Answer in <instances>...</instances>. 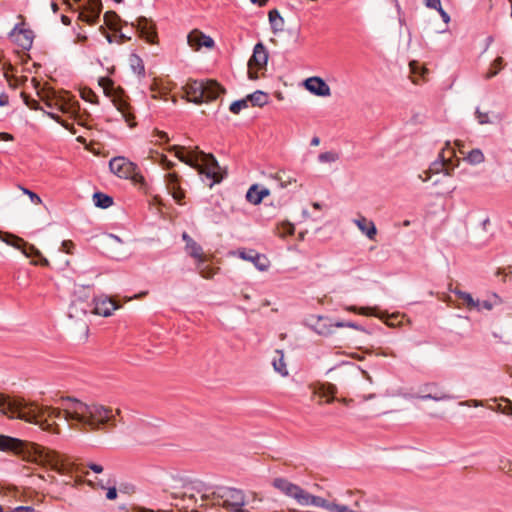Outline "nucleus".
<instances>
[{
	"label": "nucleus",
	"instance_id": "nucleus-57",
	"mask_svg": "<svg viewBox=\"0 0 512 512\" xmlns=\"http://www.w3.org/2000/svg\"><path fill=\"white\" fill-rule=\"evenodd\" d=\"M48 116H50L52 119H54L58 123H61V125H63L64 127L68 128V125L65 122L60 121V117L58 114L49 112Z\"/></svg>",
	"mask_w": 512,
	"mask_h": 512
},
{
	"label": "nucleus",
	"instance_id": "nucleus-27",
	"mask_svg": "<svg viewBox=\"0 0 512 512\" xmlns=\"http://www.w3.org/2000/svg\"><path fill=\"white\" fill-rule=\"evenodd\" d=\"M276 356L273 358L272 364L274 370L282 376L288 375L286 363L284 362V354L282 350L275 351Z\"/></svg>",
	"mask_w": 512,
	"mask_h": 512
},
{
	"label": "nucleus",
	"instance_id": "nucleus-11",
	"mask_svg": "<svg viewBox=\"0 0 512 512\" xmlns=\"http://www.w3.org/2000/svg\"><path fill=\"white\" fill-rule=\"evenodd\" d=\"M422 395L415 396L422 400L444 401L452 400L454 397L441 390L436 383H426L421 387Z\"/></svg>",
	"mask_w": 512,
	"mask_h": 512
},
{
	"label": "nucleus",
	"instance_id": "nucleus-21",
	"mask_svg": "<svg viewBox=\"0 0 512 512\" xmlns=\"http://www.w3.org/2000/svg\"><path fill=\"white\" fill-rule=\"evenodd\" d=\"M353 222L358 227V229L365 234L370 240H374L377 234V229L373 221L368 220L364 216H360L357 219H354Z\"/></svg>",
	"mask_w": 512,
	"mask_h": 512
},
{
	"label": "nucleus",
	"instance_id": "nucleus-4",
	"mask_svg": "<svg viewBox=\"0 0 512 512\" xmlns=\"http://www.w3.org/2000/svg\"><path fill=\"white\" fill-rule=\"evenodd\" d=\"M184 91L188 101L201 104L215 100L224 89L214 80H189Z\"/></svg>",
	"mask_w": 512,
	"mask_h": 512
},
{
	"label": "nucleus",
	"instance_id": "nucleus-26",
	"mask_svg": "<svg viewBox=\"0 0 512 512\" xmlns=\"http://www.w3.org/2000/svg\"><path fill=\"white\" fill-rule=\"evenodd\" d=\"M269 22L271 25V29L274 33L281 32L284 29V20L281 17L278 10L273 9L268 13Z\"/></svg>",
	"mask_w": 512,
	"mask_h": 512
},
{
	"label": "nucleus",
	"instance_id": "nucleus-6",
	"mask_svg": "<svg viewBox=\"0 0 512 512\" xmlns=\"http://www.w3.org/2000/svg\"><path fill=\"white\" fill-rule=\"evenodd\" d=\"M0 239L8 245L20 249L27 257L39 258V262H33V264L49 266V261L42 255V253L34 245L25 242L22 238L11 234H3L0 231Z\"/></svg>",
	"mask_w": 512,
	"mask_h": 512
},
{
	"label": "nucleus",
	"instance_id": "nucleus-42",
	"mask_svg": "<svg viewBox=\"0 0 512 512\" xmlns=\"http://www.w3.org/2000/svg\"><path fill=\"white\" fill-rule=\"evenodd\" d=\"M23 99L25 104L30 108L37 110L39 109V103L37 100L31 98L30 96L26 95L25 93H22Z\"/></svg>",
	"mask_w": 512,
	"mask_h": 512
},
{
	"label": "nucleus",
	"instance_id": "nucleus-38",
	"mask_svg": "<svg viewBox=\"0 0 512 512\" xmlns=\"http://www.w3.org/2000/svg\"><path fill=\"white\" fill-rule=\"evenodd\" d=\"M339 159V155L336 152L333 151H327L319 154L318 160L321 163H330L335 162Z\"/></svg>",
	"mask_w": 512,
	"mask_h": 512
},
{
	"label": "nucleus",
	"instance_id": "nucleus-51",
	"mask_svg": "<svg viewBox=\"0 0 512 512\" xmlns=\"http://www.w3.org/2000/svg\"><path fill=\"white\" fill-rule=\"evenodd\" d=\"M115 37H116V39H117V40H116V43H118V44H123L124 42H126V41H128V40H130V39H131V37H130V36H127V35H125L124 33H120V34H118V35H115Z\"/></svg>",
	"mask_w": 512,
	"mask_h": 512
},
{
	"label": "nucleus",
	"instance_id": "nucleus-17",
	"mask_svg": "<svg viewBox=\"0 0 512 512\" xmlns=\"http://www.w3.org/2000/svg\"><path fill=\"white\" fill-rule=\"evenodd\" d=\"M238 255L241 259L252 262L260 271H266L269 267V261L266 256L258 253L255 250H240Z\"/></svg>",
	"mask_w": 512,
	"mask_h": 512
},
{
	"label": "nucleus",
	"instance_id": "nucleus-9",
	"mask_svg": "<svg viewBox=\"0 0 512 512\" xmlns=\"http://www.w3.org/2000/svg\"><path fill=\"white\" fill-rule=\"evenodd\" d=\"M101 10V0H87L85 4L79 8L78 19L89 25H94L99 20Z\"/></svg>",
	"mask_w": 512,
	"mask_h": 512
},
{
	"label": "nucleus",
	"instance_id": "nucleus-24",
	"mask_svg": "<svg viewBox=\"0 0 512 512\" xmlns=\"http://www.w3.org/2000/svg\"><path fill=\"white\" fill-rule=\"evenodd\" d=\"M500 303H501L500 297L497 294H493L489 299L476 300L473 310H476L478 312H480L482 310L490 311L496 305H499Z\"/></svg>",
	"mask_w": 512,
	"mask_h": 512
},
{
	"label": "nucleus",
	"instance_id": "nucleus-31",
	"mask_svg": "<svg viewBox=\"0 0 512 512\" xmlns=\"http://www.w3.org/2000/svg\"><path fill=\"white\" fill-rule=\"evenodd\" d=\"M93 201L96 207L106 209L112 206L113 198L102 192H96L93 194Z\"/></svg>",
	"mask_w": 512,
	"mask_h": 512
},
{
	"label": "nucleus",
	"instance_id": "nucleus-1",
	"mask_svg": "<svg viewBox=\"0 0 512 512\" xmlns=\"http://www.w3.org/2000/svg\"><path fill=\"white\" fill-rule=\"evenodd\" d=\"M62 408L39 406L21 398H11L0 393V413L38 425L42 430L57 433V424L50 419L64 418L72 428L81 430H110L116 427L112 408L98 403H84L76 398L61 400Z\"/></svg>",
	"mask_w": 512,
	"mask_h": 512
},
{
	"label": "nucleus",
	"instance_id": "nucleus-23",
	"mask_svg": "<svg viewBox=\"0 0 512 512\" xmlns=\"http://www.w3.org/2000/svg\"><path fill=\"white\" fill-rule=\"evenodd\" d=\"M269 190L267 188H262L259 190L258 185H252L247 193H246V199L251 204L257 205L261 203L263 198L269 195Z\"/></svg>",
	"mask_w": 512,
	"mask_h": 512
},
{
	"label": "nucleus",
	"instance_id": "nucleus-20",
	"mask_svg": "<svg viewBox=\"0 0 512 512\" xmlns=\"http://www.w3.org/2000/svg\"><path fill=\"white\" fill-rule=\"evenodd\" d=\"M92 305L84 299L73 300L68 308V316L73 319H81L91 312Z\"/></svg>",
	"mask_w": 512,
	"mask_h": 512
},
{
	"label": "nucleus",
	"instance_id": "nucleus-16",
	"mask_svg": "<svg viewBox=\"0 0 512 512\" xmlns=\"http://www.w3.org/2000/svg\"><path fill=\"white\" fill-rule=\"evenodd\" d=\"M188 44L194 49L199 50L202 47L206 48H213L215 45L214 40L204 33L200 32L199 30L195 29L191 31L187 36Z\"/></svg>",
	"mask_w": 512,
	"mask_h": 512
},
{
	"label": "nucleus",
	"instance_id": "nucleus-50",
	"mask_svg": "<svg viewBox=\"0 0 512 512\" xmlns=\"http://www.w3.org/2000/svg\"><path fill=\"white\" fill-rule=\"evenodd\" d=\"M23 511H25V512H33L34 509L31 506H18V507L14 508V509H12L10 511H7V512H23Z\"/></svg>",
	"mask_w": 512,
	"mask_h": 512
},
{
	"label": "nucleus",
	"instance_id": "nucleus-12",
	"mask_svg": "<svg viewBox=\"0 0 512 512\" xmlns=\"http://www.w3.org/2000/svg\"><path fill=\"white\" fill-rule=\"evenodd\" d=\"M132 27L136 28L140 36L149 43H155L157 33L155 25L145 17H138L135 22H132Z\"/></svg>",
	"mask_w": 512,
	"mask_h": 512
},
{
	"label": "nucleus",
	"instance_id": "nucleus-35",
	"mask_svg": "<svg viewBox=\"0 0 512 512\" xmlns=\"http://www.w3.org/2000/svg\"><path fill=\"white\" fill-rule=\"evenodd\" d=\"M196 268H197L198 273L203 278H206V279L212 278L215 274V270L205 264L204 258H203V264H199V262H197Z\"/></svg>",
	"mask_w": 512,
	"mask_h": 512
},
{
	"label": "nucleus",
	"instance_id": "nucleus-47",
	"mask_svg": "<svg viewBox=\"0 0 512 512\" xmlns=\"http://www.w3.org/2000/svg\"><path fill=\"white\" fill-rule=\"evenodd\" d=\"M424 3L428 8L435 9L437 11L442 8L440 0H424Z\"/></svg>",
	"mask_w": 512,
	"mask_h": 512
},
{
	"label": "nucleus",
	"instance_id": "nucleus-37",
	"mask_svg": "<svg viewBox=\"0 0 512 512\" xmlns=\"http://www.w3.org/2000/svg\"><path fill=\"white\" fill-rule=\"evenodd\" d=\"M502 63H503V59L501 57L496 58L493 61L489 71L486 73L485 78L490 79V78L496 76L502 68Z\"/></svg>",
	"mask_w": 512,
	"mask_h": 512
},
{
	"label": "nucleus",
	"instance_id": "nucleus-44",
	"mask_svg": "<svg viewBox=\"0 0 512 512\" xmlns=\"http://www.w3.org/2000/svg\"><path fill=\"white\" fill-rule=\"evenodd\" d=\"M335 392H336V388L333 385H328L327 388L323 387V389H322V396L331 395V397H329L326 400L327 403H331L334 400Z\"/></svg>",
	"mask_w": 512,
	"mask_h": 512
},
{
	"label": "nucleus",
	"instance_id": "nucleus-36",
	"mask_svg": "<svg viewBox=\"0 0 512 512\" xmlns=\"http://www.w3.org/2000/svg\"><path fill=\"white\" fill-rule=\"evenodd\" d=\"M248 98L236 100L231 103L229 110L233 114H239L241 110L246 109L248 107Z\"/></svg>",
	"mask_w": 512,
	"mask_h": 512
},
{
	"label": "nucleus",
	"instance_id": "nucleus-60",
	"mask_svg": "<svg viewBox=\"0 0 512 512\" xmlns=\"http://www.w3.org/2000/svg\"><path fill=\"white\" fill-rule=\"evenodd\" d=\"M157 136L160 140L168 141V136L165 132L157 131Z\"/></svg>",
	"mask_w": 512,
	"mask_h": 512
},
{
	"label": "nucleus",
	"instance_id": "nucleus-45",
	"mask_svg": "<svg viewBox=\"0 0 512 512\" xmlns=\"http://www.w3.org/2000/svg\"><path fill=\"white\" fill-rule=\"evenodd\" d=\"M284 174L285 173H278L276 178L277 180L280 182V185L281 187H287L289 184H291L292 182H296V179H292V178H284Z\"/></svg>",
	"mask_w": 512,
	"mask_h": 512
},
{
	"label": "nucleus",
	"instance_id": "nucleus-63",
	"mask_svg": "<svg viewBox=\"0 0 512 512\" xmlns=\"http://www.w3.org/2000/svg\"><path fill=\"white\" fill-rule=\"evenodd\" d=\"M319 143H320L319 137L315 136V137L312 138V140H311V145L312 146H318Z\"/></svg>",
	"mask_w": 512,
	"mask_h": 512
},
{
	"label": "nucleus",
	"instance_id": "nucleus-19",
	"mask_svg": "<svg viewBox=\"0 0 512 512\" xmlns=\"http://www.w3.org/2000/svg\"><path fill=\"white\" fill-rule=\"evenodd\" d=\"M309 325L317 334L322 336H328L333 331V323L327 317L311 316L309 318Z\"/></svg>",
	"mask_w": 512,
	"mask_h": 512
},
{
	"label": "nucleus",
	"instance_id": "nucleus-7",
	"mask_svg": "<svg viewBox=\"0 0 512 512\" xmlns=\"http://www.w3.org/2000/svg\"><path fill=\"white\" fill-rule=\"evenodd\" d=\"M268 62V51L262 42L254 46L253 54L248 61V76L252 80L258 79L257 71L266 68Z\"/></svg>",
	"mask_w": 512,
	"mask_h": 512
},
{
	"label": "nucleus",
	"instance_id": "nucleus-49",
	"mask_svg": "<svg viewBox=\"0 0 512 512\" xmlns=\"http://www.w3.org/2000/svg\"><path fill=\"white\" fill-rule=\"evenodd\" d=\"M348 311H351V312H358L360 314H363V315H370L371 314V309L370 308H361V309H357V307L355 306H350L347 308Z\"/></svg>",
	"mask_w": 512,
	"mask_h": 512
},
{
	"label": "nucleus",
	"instance_id": "nucleus-39",
	"mask_svg": "<svg viewBox=\"0 0 512 512\" xmlns=\"http://www.w3.org/2000/svg\"><path fill=\"white\" fill-rule=\"evenodd\" d=\"M279 229H280L279 234L282 237H284L286 235H293L294 231H295L294 226L289 222L282 223L280 225Z\"/></svg>",
	"mask_w": 512,
	"mask_h": 512
},
{
	"label": "nucleus",
	"instance_id": "nucleus-58",
	"mask_svg": "<svg viewBox=\"0 0 512 512\" xmlns=\"http://www.w3.org/2000/svg\"><path fill=\"white\" fill-rule=\"evenodd\" d=\"M182 239L186 243L185 246H188L193 241V239L189 236L187 232L182 233Z\"/></svg>",
	"mask_w": 512,
	"mask_h": 512
},
{
	"label": "nucleus",
	"instance_id": "nucleus-52",
	"mask_svg": "<svg viewBox=\"0 0 512 512\" xmlns=\"http://www.w3.org/2000/svg\"><path fill=\"white\" fill-rule=\"evenodd\" d=\"M117 497V490L115 487L109 488L106 494V498L109 500H114Z\"/></svg>",
	"mask_w": 512,
	"mask_h": 512
},
{
	"label": "nucleus",
	"instance_id": "nucleus-18",
	"mask_svg": "<svg viewBox=\"0 0 512 512\" xmlns=\"http://www.w3.org/2000/svg\"><path fill=\"white\" fill-rule=\"evenodd\" d=\"M165 182L168 192L178 204L182 205L185 192L180 187L178 175L176 173H168L165 176Z\"/></svg>",
	"mask_w": 512,
	"mask_h": 512
},
{
	"label": "nucleus",
	"instance_id": "nucleus-64",
	"mask_svg": "<svg viewBox=\"0 0 512 512\" xmlns=\"http://www.w3.org/2000/svg\"><path fill=\"white\" fill-rule=\"evenodd\" d=\"M106 39H107V41H108L109 43L116 42V40H117V39H116V37H115V35L113 36V35H110V34H107V35H106Z\"/></svg>",
	"mask_w": 512,
	"mask_h": 512
},
{
	"label": "nucleus",
	"instance_id": "nucleus-32",
	"mask_svg": "<svg viewBox=\"0 0 512 512\" xmlns=\"http://www.w3.org/2000/svg\"><path fill=\"white\" fill-rule=\"evenodd\" d=\"M452 292L457 296L459 300L462 301V304L466 306V308L473 310L476 300L470 293L461 291L459 289H454Z\"/></svg>",
	"mask_w": 512,
	"mask_h": 512
},
{
	"label": "nucleus",
	"instance_id": "nucleus-2",
	"mask_svg": "<svg viewBox=\"0 0 512 512\" xmlns=\"http://www.w3.org/2000/svg\"><path fill=\"white\" fill-rule=\"evenodd\" d=\"M0 450L22 452L26 450L30 461L43 466H49L57 473H65L66 465L59 454L36 443H26L17 438L0 435Z\"/></svg>",
	"mask_w": 512,
	"mask_h": 512
},
{
	"label": "nucleus",
	"instance_id": "nucleus-22",
	"mask_svg": "<svg viewBox=\"0 0 512 512\" xmlns=\"http://www.w3.org/2000/svg\"><path fill=\"white\" fill-rule=\"evenodd\" d=\"M301 505H312L316 507H321L331 512L333 503L328 502L326 499L322 497L314 496L305 491L303 499L301 501Z\"/></svg>",
	"mask_w": 512,
	"mask_h": 512
},
{
	"label": "nucleus",
	"instance_id": "nucleus-46",
	"mask_svg": "<svg viewBox=\"0 0 512 512\" xmlns=\"http://www.w3.org/2000/svg\"><path fill=\"white\" fill-rule=\"evenodd\" d=\"M75 245L71 240H64L61 244V249L67 254H72Z\"/></svg>",
	"mask_w": 512,
	"mask_h": 512
},
{
	"label": "nucleus",
	"instance_id": "nucleus-41",
	"mask_svg": "<svg viewBox=\"0 0 512 512\" xmlns=\"http://www.w3.org/2000/svg\"><path fill=\"white\" fill-rule=\"evenodd\" d=\"M20 189L22 190V192L26 195L29 196V198L31 199V201L34 203V204H41L42 203V200L41 198L36 194L34 193L33 191H30L29 189L27 188H24L22 186H20Z\"/></svg>",
	"mask_w": 512,
	"mask_h": 512
},
{
	"label": "nucleus",
	"instance_id": "nucleus-62",
	"mask_svg": "<svg viewBox=\"0 0 512 512\" xmlns=\"http://www.w3.org/2000/svg\"><path fill=\"white\" fill-rule=\"evenodd\" d=\"M253 4H257L259 6H264L268 0H250Z\"/></svg>",
	"mask_w": 512,
	"mask_h": 512
},
{
	"label": "nucleus",
	"instance_id": "nucleus-5",
	"mask_svg": "<svg viewBox=\"0 0 512 512\" xmlns=\"http://www.w3.org/2000/svg\"><path fill=\"white\" fill-rule=\"evenodd\" d=\"M110 171L119 178L129 179L135 184L145 185V178L137 164L123 156H116L109 161Z\"/></svg>",
	"mask_w": 512,
	"mask_h": 512
},
{
	"label": "nucleus",
	"instance_id": "nucleus-43",
	"mask_svg": "<svg viewBox=\"0 0 512 512\" xmlns=\"http://www.w3.org/2000/svg\"><path fill=\"white\" fill-rule=\"evenodd\" d=\"M475 115H476V118H477L479 124H481V125L488 124L491 122L489 119L488 113L481 112L479 109H476Z\"/></svg>",
	"mask_w": 512,
	"mask_h": 512
},
{
	"label": "nucleus",
	"instance_id": "nucleus-34",
	"mask_svg": "<svg viewBox=\"0 0 512 512\" xmlns=\"http://www.w3.org/2000/svg\"><path fill=\"white\" fill-rule=\"evenodd\" d=\"M130 66L134 73L138 74L139 76H144L145 74V68L143 64V60L136 54H132L130 56Z\"/></svg>",
	"mask_w": 512,
	"mask_h": 512
},
{
	"label": "nucleus",
	"instance_id": "nucleus-55",
	"mask_svg": "<svg viewBox=\"0 0 512 512\" xmlns=\"http://www.w3.org/2000/svg\"><path fill=\"white\" fill-rule=\"evenodd\" d=\"M14 138L11 134L0 132V141H12Z\"/></svg>",
	"mask_w": 512,
	"mask_h": 512
},
{
	"label": "nucleus",
	"instance_id": "nucleus-3",
	"mask_svg": "<svg viewBox=\"0 0 512 512\" xmlns=\"http://www.w3.org/2000/svg\"><path fill=\"white\" fill-rule=\"evenodd\" d=\"M176 156L180 161L196 168L200 174H203L210 179V187L222 180L220 166L212 154H207L199 150L197 147L195 150L184 154L183 148H177Z\"/></svg>",
	"mask_w": 512,
	"mask_h": 512
},
{
	"label": "nucleus",
	"instance_id": "nucleus-14",
	"mask_svg": "<svg viewBox=\"0 0 512 512\" xmlns=\"http://www.w3.org/2000/svg\"><path fill=\"white\" fill-rule=\"evenodd\" d=\"M10 37L24 50H29L32 47L34 35L30 29L21 28L19 25H16L10 32Z\"/></svg>",
	"mask_w": 512,
	"mask_h": 512
},
{
	"label": "nucleus",
	"instance_id": "nucleus-33",
	"mask_svg": "<svg viewBox=\"0 0 512 512\" xmlns=\"http://www.w3.org/2000/svg\"><path fill=\"white\" fill-rule=\"evenodd\" d=\"M464 160L471 165H478L485 161V156L480 149L476 148L472 149L464 158Z\"/></svg>",
	"mask_w": 512,
	"mask_h": 512
},
{
	"label": "nucleus",
	"instance_id": "nucleus-59",
	"mask_svg": "<svg viewBox=\"0 0 512 512\" xmlns=\"http://www.w3.org/2000/svg\"><path fill=\"white\" fill-rule=\"evenodd\" d=\"M346 327H350V328H353V329H356V330H360V331H363L364 329L362 327H360L358 324L356 323H353V322H346Z\"/></svg>",
	"mask_w": 512,
	"mask_h": 512
},
{
	"label": "nucleus",
	"instance_id": "nucleus-28",
	"mask_svg": "<svg viewBox=\"0 0 512 512\" xmlns=\"http://www.w3.org/2000/svg\"><path fill=\"white\" fill-rule=\"evenodd\" d=\"M252 106L263 107L269 101V95L261 90H257L247 96Z\"/></svg>",
	"mask_w": 512,
	"mask_h": 512
},
{
	"label": "nucleus",
	"instance_id": "nucleus-8",
	"mask_svg": "<svg viewBox=\"0 0 512 512\" xmlns=\"http://www.w3.org/2000/svg\"><path fill=\"white\" fill-rule=\"evenodd\" d=\"M223 507L231 512H249L243 508L245 505V495L242 490L236 488H226L221 494Z\"/></svg>",
	"mask_w": 512,
	"mask_h": 512
},
{
	"label": "nucleus",
	"instance_id": "nucleus-53",
	"mask_svg": "<svg viewBox=\"0 0 512 512\" xmlns=\"http://www.w3.org/2000/svg\"><path fill=\"white\" fill-rule=\"evenodd\" d=\"M87 466L95 473H101L103 471V467L96 463H89Z\"/></svg>",
	"mask_w": 512,
	"mask_h": 512
},
{
	"label": "nucleus",
	"instance_id": "nucleus-30",
	"mask_svg": "<svg viewBox=\"0 0 512 512\" xmlns=\"http://www.w3.org/2000/svg\"><path fill=\"white\" fill-rule=\"evenodd\" d=\"M185 250L187 254L199 262V264H203V249L197 242L193 240L188 246H185Z\"/></svg>",
	"mask_w": 512,
	"mask_h": 512
},
{
	"label": "nucleus",
	"instance_id": "nucleus-54",
	"mask_svg": "<svg viewBox=\"0 0 512 512\" xmlns=\"http://www.w3.org/2000/svg\"><path fill=\"white\" fill-rule=\"evenodd\" d=\"M438 12L445 23H448L450 21L449 14L443 8H441Z\"/></svg>",
	"mask_w": 512,
	"mask_h": 512
},
{
	"label": "nucleus",
	"instance_id": "nucleus-10",
	"mask_svg": "<svg viewBox=\"0 0 512 512\" xmlns=\"http://www.w3.org/2000/svg\"><path fill=\"white\" fill-rule=\"evenodd\" d=\"M273 486L285 495L294 498L299 504H301L305 490L300 486L293 484L284 478L274 479Z\"/></svg>",
	"mask_w": 512,
	"mask_h": 512
},
{
	"label": "nucleus",
	"instance_id": "nucleus-25",
	"mask_svg": "<svg viewBox=\"0 0 512 512\" xmlns=\"http://www.w3.org/2000/svg\"><path fill=\"white\" fill-rule=\"evenodd\" d=\"M450 151V143H446V147L442 149V151L439 153L440 161H435L431 167L430 171L433 173H439L442 172L444 167L447 164V161L449 160V157H447V152Z\"/></svg>",
	"mask_w": 512,
	"mask_h": 512
},
{
	"label": "nucleus",
	"instance_id": "nucleus-61",
	"mask_svg": "<svg viewBox=\"0 0 512 512\" xmlns=\"http://www.w3.org/2000/svg\"><path fill=\"white\" fill-rule=\"evenodd\" d=\"M61 21H62V23H63V24H65V25H69V24L71 23L70 18H69L68 16H66V15H62V16H61Z\"/></svg>",
	"mask_w": 512,
	"mask_h": 512
},
{
	"label": "nucleus",
	"instance_id": "nucleus-13",
	"mask_svg": "<svg viewBox=\"0 0 512 512\" xmlns=\"http://www.w3.org/2000/svg\"><path fill=\"white\" fill-rule=\"evenodd\" d=\"M91 305V312L103 317L110 316L113 313V311L119 308L118 304H116L111 298H108L106 296L95 298L93 300V304Z\"/></svg>",
	"mask_w": 512,
	"mask_h": 512
},
{
	"label": "nucleus",
	"instance_id": "nucleus-40",
	"mask_svg": "<svg viewBox=\"0 0 512 512\" xmlns=\"http://www.w3.org/2000/svg\"><path fill=\"white\" fill-rule=\"evenodd\" d=\"M498 411L505 415H512V401L505 399V405L499 404Z\"/></svg>",
	"mask_w": 512,
	"mask_h": 512
},
{
	"label": "nucleus",
	"instance_id": "nucleus-29",
	"mask_svg": "<svg viewBox=\"0 0 512 512\" xmlns=\"http://www.w3.org/2000/svg\"><path fill=\"white\" fill-rule=\"evenodd\" d=\"M115 105H116L118 111L121 112L122 117L125 119V121L128 123V125L130 127H134L135 126V123L133 122L134 115L130 111L129 104L126 103L125 101L119 100L118 102L115 103Z\"/></svg>",
	"mask_w": 512,
	"mask_h": 512
},
{
	"label": "nucleus",
	"instance_id": "nucleus-15",
	"mask_svg": "<svg viewBox=\"0 0 512 512\" xmlns=\"http://www.w3.org/2000/svg\"><path fill=\"white\" fill-rule=\"evenodd\" d=\"M305 88L316 96H330L331 90L329 85L320 77H310L304 82Z\"/></svg>",
	"mask_w": 512,
	"mask_h": 512
},
{
	"label": "nucleus",
	"instance_id": "nucleus-48",
	"mask_svg": "<svg viewBox=\"0 0 512 512\" xmlns=\"http://www.w3.org/2000/svg\"><path fill=\"white\" fill-rule=\"evenodd\" d=\"M454 153H455L454 150L450 147V151L447 152V154H448L447 157H449V160L447 161V164L443 169L444 174L447 176L451 175V170L453 169V167L450 168L449 165L451 163V157L454 155Z\"/></svg>",
	"mask_w": 512,
	"mask_h": 512
},
{
	"label": "nucleus",
	"instance_id": "nucleus-56",
	"mask_svg": "<svg viewBox=\"0 0 512 512\" xmlns=\"http://www.w3.org/2000/svg\"><path fill=\"white\" fill-rule=\"evenodd\" d=\"M9 103L8 95L5 93L0 94V106H6Z\"/></svg>",
	"mask_w": 512,
	"mask_h": 512
}]
</instances>
